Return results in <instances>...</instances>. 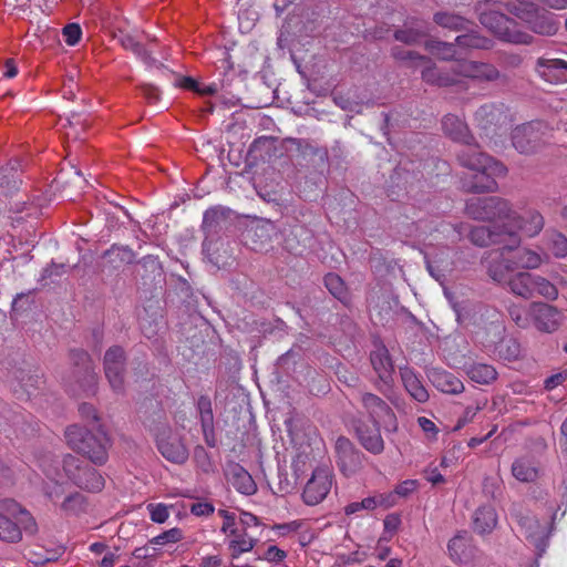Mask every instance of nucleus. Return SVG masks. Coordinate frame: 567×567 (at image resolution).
<instances>
[{"mask_svg": "<svg viewBox=\"0 0 567 567\" xmlns=\"http://www.w3.org/2000/svg\"><path fill=\"white\" fill-rule=\"evenodd\" d=\"M456 159L462 167L473 173L461 181L462 189L466 193H494L498 187L496 177L507 174L506 166L483 152L475 140L462 146L456 153Z\"/></svg>", "mask_w": 567, "mask_h": 567, "instance_id": "obj_1", "label": "nucleus"}, {"mask_svg": "<svg viewBox=\"0 0 567 567\" xmlns=\"http://www.w3.org/2000/svg\"><path fill=\"white\" fill-rule=\"evenodd\" d=\"M65 440L72 450L86 456L93 464L103 465L107 461L110 439L101 425L91 430L70 425L65 430Z\"/></svg>", "mask_w": 567, "mask_h": 567, "instance_id": "obj_2", "label": "nucleus"}, {"mask_svg": "<svg viewBox=\"0 0 567 567\" xmlns=\"http://www.w3.org/2000/svg\"><path fill=\"white\" fill-rule=\"evenodd\" d=\"M465 213L475 220L502 221V226H513V228L519 226V215L513 209L511 203L497 196L468 199Z\"/></svg>", "mask_w": 567, "mask_h": 567, "instance_id": "obj_3", "label": "nucleus"}, {"mask_svg": "<svg viewBox=\"0 0 567 567\" xmlns=\"http://www.w3.org/2000/svg\"><path fill=\"white\" fill-rule=\"evenodd\" d=\"M476 12L480 22L501 40L517 44H529L533 42V35L520 31L515 20L498 11L492 10L489 1L477 3Z\"/></svg>", "mask_w": 567, "mask_h": 567, "instance_id": "obj_4", "label": "nucleus"}, {"mask_svg": "<svg viewBox=\"0 0 567 567\" xmlns=\"http://www.w3.org/2000/svg\"><path fill=\"white\" fill-rule=\"evenodd\" d=\"M551 130L540 121L516 126L512 132V144L520 154H534L549 144Z\"/></svg>", "mask_w": 567, "mask_h": 567, "instance_id": "obj_5", "label": "nucleus"}, {"mask_svg": "<svg viewBox=\"0 0 567 567\" xmlns=\"http://www.w3.org/2000/svg\"><path fill=\"white\" fill-rule=\"evenodd\" d=\"M470 240L478 246L502 245L503 249L514 250L519 246L520 238L513 226H476L470 231Z\"/></svg>", "mask_w": 567, "mask_h": 567, "instance_id": "obj_6", "label": "nucleus"}, {"mask_svg": "<svg viewBox=\"0 0 567 567\" xmlns=\"http://www.w3.org/2000/svg\"><path fill=\"white\" fill-rule=\"evenodd\" d=\"M360 401L372 423L382 424L388 433L398 431V420L393 410L380 396L370 392H362Z\"/></svg>", "mask_w": 567, "mask_h": 567, "instance_id": "obj_7", "label": "nucleus"}, {"mask_svg": "<svg viewBox=\"0 0 567 567\" xmlns=\"http://www.w3.org/2000/svg\"><path fill=\"white\" fill-rule=\"evenodd\" d=\"M103 368L111 389L123 394L125 390L126 357L122 347L113 346L104 354Z\"/></svg>", "mask_w": 567, "mask_h": 567, "instance_id": "obj_8", "label": "nucleus"}, {"mask_svg": "<svg viewBox=\"0 0 567 567\" xmlns=\"http://www.w3.org/2000/svg\"><path fill=\"white\" fill-rule=\"evenodd\" d=\"M511 12L524 21L534 33L539 35L550 37L558 31L559 23L556 21L555 14L546 10L530 6L524 9H511Z\"/></svg>", "mask_w": 567, "mask_h": 567, "instance_id": "obj_9", "label": "nucleus"}, {"mask_svg": "<svg viewBox=\"0 0 567 567\" xmlns=\"http://www.w3.org/2000/svg\"><path fill=\"white\" fill-rule=\"evenodd\" d=\"M455 72L461 74V78L477 82H508V76L494 64L482 61L461 60L455 64Z\"/></svg>", "mask_w": 567, "mask_h": 567, "instance_id": "obj_10", "label": "nucleus"}, {"mask_svg": "<svg viewBox=\"0 0 567 567\" xmlns=\"http://www.w3.org/2000/svg\"><path fill=\"white\" fill-rule=\"evenodd\" d=\"M332 486V473L329 467H317L305 485L302 499L307 505L315 506L321 503Z\"/></svg>", "mask_w": 567, "mask_h": 567, "instance_id": "obj_11", "label": "nucleus"}, {"mask_svg": "<svg viewBox=\"0 0 567 567\" xmlns=\"http://www.w3.org/2000/svg\"><path fill=\"white\" fill-rule=\"evenodd\" d=\"M512 517L517 523L519 533L536 548L538 555H542L547 546L545 527L534 516L520 509H514Z\"/></svg>", "mask_w": 567, "mask_h": 567, "instance_id": "obj_12", "label": "nucleus"}, {"mask_svg": "<svg viewBox=\"0 0 567 567\" xmlns=\"http://www.w3.org/2000/svg\"><path fill=\"white\" fill-rule=\"evenodd\" d=\"M275 226L264 219H255L246 225L241 233L243 244L254 251H264L270 247Z\"/></svg>", "mask_w": 567, "mask_h": 567, "instance_id": "obj_13", "label": "nucleus"}, {"mask_svg": "<svg viewBox=\"0 0 567 567\" xmlns=\"http://www.w3.org/2000/svg\"><path fill=\"white\" fill-rule=\"evenodd\" d=\"M337 463L344 476L350 477L362 467L364 454L344 436L336 441Z\"/></svg>", "mask_w": 567, "mask_h": 567, "instance_id": "obj_14", "label": "nucleus"}, {"mask_svg": "<svg viewBox=\"0 0 567 567\" xmlns=\"http://www.w3.org/2000/svg\"><path fill=\"white\" fill-rule=\"evenodd\" d=\"M70 360L75 368L73 374L80 388L86 392H94L97 377L90 354L82 349H73L70 351Z\"/></svg>", "mask_w": 567, "mask_h": 567, "instance_id": "obj_15", "label": "nucleus"}, {"mask_svg": "<svg viewBox=\"0 0 567 567\" xmlns=\"http://www.w3.org/2000/svg\"><path fill=\"white\" fill-rule=\"evenodd\" d=\"M157 450L164 458L174 464H184L189 455L182 437L171 431L157 435Z\"/></svg>", "mask_w": 567, "mask_h": 567, "instance_id": "obj_16", "label": "nucleus"}, {"mask_svg": "<svg viewBox=\"0 0 567 567\" xmlns=\"http://www.w3.org/2000/svg\"><path fill=\"white\" fill-rule=\"evenodd\" d=\"M504 251L507 249H492L485 252L483 264L487 270L488 276L496 282L508 281V275L515 267V261L505 257Z\"/></svg>", "mask_w": 567, "mask_h": 567, "instance_id": "obj_17", "label": "nucleus"}, {"mask_svg": "<svg viewBox=\"0 0 567 567\" xmlns=\"http://www.w3.org/2000/svg\"><path fill=\"white\" fill-rule=\"evenodd\" d=\"M371 364L373 370L379 377L382 385H377L378 389L385 393L386 390L391 389L393 382V363L389 355V351L384 346L378 347L370 355Z\"/></svg>", "mask_w": 567, "mask_h": 567, "instance_id": "obj_18", "label": "nucleus"}, {"mask_svg": "<svg viewBox=\"0 0 567 567\" xmlns=\"http://www.w3.org/2000/svg\"><path fill=\"white\" fill-rule=\"evenodd\" d=\"M447 549L452 560L461 565H470L480 556V550L476 546L472 544L470 538L463 535L453 537L449 543Z\"/></svg>", "mask_w": 567, "mask_h": 567, "instance_id": "obj_19", "label": "nucleus"}, {"mask_svg": "<svg viewBox=\"0 0 567 567\" xmlns=\"http://www.w3.org/2000/svg\"><path fill=\"white\" fill-rule=\"evenodd\" d=\"M424 259L427 271L437 281H443L446 272L453 269L454 264L447 247H441L434 254H425Z\"/></svg>", "mask_w": 567, "mask_h": 567, "instance_id": "obj_20", "label": "nucleus"}, {"mask_svg": "<svg viewBox=\"0 0 567 567\" xmlns=\"http://www.w3.org/2000/svg\"><path fill=\"white\" fill-rule=\"evenodd\" d=\"M429 35L426 23L417 18H408L402 28L395 30L394 39L408 45H414Z\"/></svg>", "mask_w": 567, "mask_h": 567, "instance_id": "obj_21", "label": "nucleus"}, {"mask_svg": "<svg viewBox=\"0 0 567 567\" xmlns=\"http://www.w3.org/2000/svg\"><path fill=\"white\" fill-rule=\"evenodd\" d=\"M382 424H360L355 429L357 437L360 444L370 453L378 455L384 451V441L381 436L380 427Z\"/></svg>", "mask_w": 567, "mask_h": 567, "instance_id": "obj_22", "label": "nucleus"}, {"mask_svg": "<svg viewBox=\"0 0 567 567\" xmlns=\"http://www.w3.org/2000/svg\"><path fill=\"white\" fill-rule=\"evenodd\" d=\"M532 313L535 326L544 332H553L559 326L560 313L557 308L547 303H534Z\"/></svg>", "mask_w": 567, "mask_h": 567, "instance_id": "obj_23", "label": "nucleus"}, {"mask_svg": "<svg viewBox=\"0 0 567 567\" xmlns=\"http://www.w3.org/2000/svg\"><path fill=\"white\" fill-rule=\"evenodd\" d=\"M228 482L241 494L252 495L257 486L251 475L238 463H230L226 467Z\"/></svg>", "mask_w": 567, "mask_h": 567, "instance_id": "obj_24", "label": "nucleus"}, {"mask_svg": "<svg viewBox=\"0 0 567 567\" xmlns=\"http://www.w3.org/2000/svg\"><path fill=\"white\" fill-rule=\"evenodd\" d=\"M442 130L444 134L452 141L460 143L462 146L474 141L467 124L458 116L447 114L442 118Z\"/></svg>", "mask_w": 567, "mask_h": 567, "instance_id": "obj_25", "label": "nucleus"}, {"mask_svg": "<svg viewBox=\"0 0 567 567\" xmlns=\"http://www.w3.org/2000/svg\"><path fill=\"white\" fill-rule=\"evenodd\" d=\"M539 74L550 82H567V62L560 59L539 58L537 60Z\"/></svg>", "mask_w": 567, "mask_h": 567, "instance_id": "obj_26", "label": "nucleus"}, {"mask_svg": "<svg viewBox=\"0 0 567 567\" xmlns=\"http://www.w3.org/2000/svg\"><path fill=\"white\" fill-rule=\"evenodd\" d=\"M102 258L105 267L115 270L134 262L136 254L128 246L114 244L103 252Z\"/></svg>", "mask_w": 567, "mask_h": 567, "instance_id": "obj_27", "label": "nucleus"}, {"mask_svg": "<svg viewBox=\"0 0 567 567\" xmlns=\"http://www.w3.org/2000/svg\"><path fill=\"white\" fill-rule=\"evenodd\" d=\"M203 252L217 268L224 267L230 257L228 245L219 239H210L206 237L203 241Z\"/></svg>", "mask_w": 567, "mask_h": 567, "instance_id": "obj_28", "label": "nucleus"}, {"mask_svg": "<svg viewBox=\"0 0 567 567\" xmlns=\"http://www.w3.org/2000/svg\"><path fill=\"white\" fill-rule=\"evenodd\" d=\"M400 375L405 390L415 401L424 403L429 400V392L413 369L400 368Z\"/></svg>", "mask_w": 567, "mask_h": 567, "instance_id": "obj_29", "label": "nucleus"}, {"mask_svg": "<svg viewBox=\"0 0 567 567\" xmlns=\"http://www.w3.org/2000/svg\"><path fill=\"white\" fill-rule=\"evenodd\" d=\"M229 213V209H224L220 207L210 208L205 212L203 229L206 233V237L216 235L227 226Z\"/></svg>", "mask_w": 567, "mask_h": 567, "instance_id": "obj_30", "label": "nucleus"}, {"mask_svg": "<svg viewBox=\"0 0 567 567\" xmlns=\"http://www.w3.org/2000/svg\"><path fill=\"white\" fill-rule=\"evenodd\" d=\"M59 464L60 463L58 461L48 465L43 464V472L51 481L43 485V493L51 502H56L64 494L63 486L59 483V480L61 478V474L58 468Z\"/></svg>", "mask_w": 567, "mask_h": 567, "instance_id": "obj_31", "label": "nucleus"}, {"mask_svg": "<svg viewBox=\"0 0 567 567\" xmlns=\"http://www.w3.org/2000/svg\"><path fill=\"white\" fill-rule=\"evenodd\" d=\"M497 524L495 508L491 505L478 507L473 515V528L476 533L483 535L491 533Z\"/></svg>", "mask_w": 567, "mask_h": 567, "instance_id": "obj_32", "label": "nucleus"}, {"mask_svg": "<svg viewBox=\"0 0 567 567\" xmlns=\"http://www.w3.org/2000/svg\"><path fill=\"white\" fill-rule=\"evenodd\" d=\"M394 504L393 495H384L379 494L375 496H369L363 498L361 502H353L348 504L344 507V513L347 515H352L358 513L359 511H373L378 506H383L385 508L392 506Z\"/></svg>", "mask_w": 567, "mask_h": 567, "instance_id": "obj_33", "label": "nucleus"}, {"mask_svg": "<svg viewBox=\"0 0 567 567\" xmlns=\"http://www.w3.org/2000/svg\"><path fill=\"white\" fill-rule=\"evenodd\" d=\"M431 380L434 386L444 393L457 394L464 390L463 382L447 371H434L431 375Z\"/></svg>", "mask_w": 567, "mask_h": 567, "instance_id": "obj_34", "label": "nucleus"}, {"mask_svg": "<svg viewBox=\"0 0 567 567\" xmlns=\"http://www.w3.org/2000/svg\"><path fill=\"white\" fill-rule=\"evenodd\" d=\"M87 463L78 456L68 454L62 461V468L65 476L72 481L76 486L87 485V481L82 478V474Z\"/></svg>", "mask_w": 567, "mask_h": 567, "instance_id": "obj_35", "label": "nucleus"}, {"mask_svg": "<svg viewBox=\"0 0 567 567\" xmlns=\"http://www.w3.org/2000/svg\"><path fill=\"white\" fill-rule=\"evenodd\" d=\"M511 291L525 299L534 297V274L530 272H517L511 277L507 281Z\"/></svg>", "mask_w": 567, "mask_h": 567, "instance_id": "obj_36", "label": "nucleus"}, {"mask_svg": "<svg viewBox=\"0 0 567 567\" xmlns=\"http://www.w3.org/2000/svg\"><path fill=\"white\" fill-rule=\"evenodd\" d=\"M3 508L11 515H16L17 513L19 514L17 519L21 525L20 529L22 528L29 535H34L38 532L35 519L27 509L21 508L14 501H4Z\"/></svg>", "mask_w": 567, "mask_h": 567, "instance_id": "obj_37", "label": "nucleus"}, {"mask_svg": "<svg viewBox=\"0 0 567 567\" xmlns=\"http://www.w3.org/2000/svg\"><path fill=\"white\" fill-rule=\"evenodd\" d=\"M118 43L126 50H131L135 55L142 59L148 65H155L156 59L152 56V52L145 49L138 41L128 33L120 32L115 35Z\"/></svg>", "mask_w": 567, "mask_h": 567, "instance_id": "obj_38", "label": "nucleus"}, {"mask_svg": "<svg viewBox=\"0 0 567 567\" xmlns=\"http://www.w3.org/2000/svg\"><path fill=\"white\" fill-rule=\"evenodd\" d=\"M504 117L503 111L495 104H484L475 112V121L482 130H488L497 125Z\"/></svg>", "mask_w": 567, "mask_h": 567, "instance_id": "obj_39", "label": "nucleus"}, {"mask_svg": "<svg viewBox=\"0 0 567 567\" xmlns=\"http://www.w3.org/2000/svg\"><path fill=\"white\" fill-rule=\"evenodd\" d=\"M512 473L520 482H534L538 477V467L534 460L520 457L513 463Z\"/></svg>", "mask_w": 567, "mask_h": 567, "instance_id": "obj_40", "label": "nucleus"}, {"mask_svg": "<svg viewBox=\"0 0 567 567\" xmlns=\"http://www.w3.org/2000/svg\"><path fill=\"white\" fill-rule=\"evenodd\" d=\"M433 21L451 31H463L468 29L470 21L464 17L456 14L454 12L440 11L433 16Z\"/></svg>", "mask_w": 567, "mask_h": 567, "instance_id": "obj_41", "label": "nucleus"}, {"mask_svg": "<svg viewBox=\"0 0 567 567\" xmlns=\"http://www.w3.org/2000/svg\"><path fill=\"white\" fill-rule=\"evenodd\" d=\"M425 49L433 55L443 61L456 60L457 44L456 42H445L440 40H429L425 42Z\"/></svg>", "mask_w": 567, "mask_h": 567, "instance_id": "obj_42", "label": "nucleus"}, {"mask_svg": "<svg viewBox=\"0 0 567 567\" xmlns=\"http://www.w3.org/2000/svg\"><path fill=\"white\" fill-rule=\"evenodd\" d=\"M468 378L480 384H488L496 380L497 372L493 365L485 363H473L466 368Z\"/></svg>", "mask_w": 567, "mask_h": 567, "instance_id": "obj_43", "label": "nucleus"}, {"mask_svg": "<svg viewBox=\"0 0 567 567\" xmlns=\"http://www.w3.org/2000/svg\"><path fill=\"white\" fill-rule=\"evenodd\" d=\"M457 48L463 50H488L492 41L476 32H468L455 38Z\"/></svg>", "mask_w": 567, "mask_h": 567, "instance_id": "obj_44", "label": "nucleus"}, {"mask_svg": "<svg viewBox=\"0 0 567 567\" xmlns=\"http://www.w3.org/2000/svg\"><path fill=\"white\" fill-rule=\"evenodd\" d=\"M544 224V217L540 213L529 210L526 218L519 216V226L516 228V233L518 229H523L529 237H534L542 231Z\"/></svg>", "mask_w": 567, "mask_h": 567, "instance_id": "obj_45", "label": "nucleus"}, {"mask_svg": "<svg viewBox=\"0 0 567 567\" xmlns=\"http://www.w3.org/2000/svg\"><path fill=\"white\" fill-rule=\"evenodd\" d=\"M392 56L396 61H401L405 63L406 66L415 68L420 65L422 62H430V59L425 55H421L415 51L405 50L402 47H393L391 50Z\"/></svg>", "mask_w": 567, "mask_h": 567, "instance_id": "obj_46", "label": "nucleus"}, {"mask_svg": "<svg viewBox=\"0 0 567 567\" xmlns=\"http://www.w3.org/2000/svg\"><path fill=\"white\" fill-rule=\"evenodd\" d=\"M22 532L17 523L0 514V539L9 543L21 540Z\"/></svg>", "mask_w": 567, "mask_h": 567, "instance_id": "obj_47", "label": "nucleus"}, {"mask_svg": "<svg viewBox=\"0 0 567 567\" xmlns=\"http://www.w3.org/2000/svg\"><path fill=\"white\" fill-rule=\"evenodd\" d=\"M86 508V498L81 493H72L64 498L61 509L66 514L79 515Z\"/></svg>", "mask_w": 567, "mask_h": 567, "instance_id": "obj_48", "label": "nucleus"}, {"mask_svg": "<svg viewBox=\"0 0 567 567\" xmlns=\"http://www.w3.org/2000/svg\"><path fill=\"white\" fill-rule=\"evenodd\" d=\"M324 285L330 293L340 301H344L347 299V287L339 275L332 272L326 275Z\"/></svg>", "mask_w": 567, "mask_h": 567, "instance_id": "obj_49", "label": "nucleus"}, {"mask_svg": "<svg viewBox=\"0 0 567 567\" xmlns=\"http://www.w3.org/2000/svg\"><path fill=\"white\" fill-rule=\"evenodd\" d=\"M534 296L539 295L548 300H555L558 297V290L554 284L544 277L534 275L533 285Z\"/></svg>", "mask_w": 567, "mask_h": 567, "instance_id": "obj_50", "label": "nucleus"}, {"mask_svg": "<svg viewBox=\"0 0 567 567\" xmlns=\"http://www.w3.org/2000/svg\"><path fill=\"white\" fill-rule=\"evenodd\" d=\"M256 544V539L252 537H248L244 532L241 535L236 536L235 539L229 542V549L231 551V557L237 558L239 555L244 553L250 551Z\"/></svg>", "mask_w": 567, "mask_h": 567, "instance_id": "obj_51", "label": "nucleus"}, {"mask_svg": "<svg viewBox=\"0 0 567 567\" xmlns=\"http://www.w3.org/2000/svg\"><path fill=\"white\" fill-rule=\"evenodd\" d=\"M82 478L87 481V485H79L80 488L87 489L90 492H100L104 487V478L89 464L84 468Z\"/></svg>", "mask_w": 567, "mask_h": 567, "instance_id": "obj_52", "label": "nucleus"}, {"mask_svg": "<svg viewBox=\"0 0 567 567\" xmlns=\"http://www.w3.org/2000/svg\"><path fill=\"white\" fill-rule=\"evenodd\" d=\"M540 264L542 257L535 251L523 249L517 252V261H515V267L536 269L540 266Z\"/></svg>", "mask_w": 567, "mask_h": 567, "instance_id": "obj_53", "label": "nucleus"}, {"mask_svg": "<svg viewBox=\"0 0 567 567\" xmlns=\"http://www.w3.org/2000/svg\"><path fill=\"white\" fill-rule=\"evenodd\" d=\"M41 383V377L38 374L21 372V375L19 377V385L21 390L28 394V396H31L33 391L40 388Z\"/></svg>", "mask_w": 567, "mask_h": 567, "instance_id": "obj_54", "label": "nucleus"}, {"mask_svg": "<svg viewBox=\"0 0 567 567\" xmlns=\"http://www.w3.org/2000/svg\"><path fill=\"white\" fill-rule=\"evenodd\" d=\"M291 237H293V239H297L298 245H300V244L306 245V241L311 238V234H310V230L308 228H306L305 226H293L290 230L289 236L286 239L287 248L290 250H293L297 247L291 243L292 241Z\"/></svg>", "mask_w": 567, "mask_h": 567, "instance_id": "obj_55", "label": "nucleus"}, {"mask_svg": "<svg viewBox=\"0 0 567 567\" xmlns=\"http://www.w3.org/2000/svg\"><path fill=\"white\" fill-rule=\"evenodd\" d=\"M182 537L183 533L179 528H172L153 537L150 540V544L163 546L171 543H177L182 539Z\"/></svg>", "mask_w": 567, "mask_h": 567, "instance_id": "obj_56", "label": "nucleus"}, {"mask_svg": "<svg viewBox=\"0 0 567 567\" xmlns=\"http://www.w3.org/2000/svg\"><path fill=\"white\" fill-rule=\"evenodd\" d=\"M461 74H456L455 65H453L450 70L439 72L437 86H453L460 83Z\"/></svg>", "mask_w": 567, "mask_h": 567, "instance_id": "obj_57", "label": "nucleus"}, {"mask_svg": "<svg viewBox=\"0 0 567 567\" xmlns=\"http://www.w3.org/2000/svg\"><path fill=\"white\" fill-rule=\"evenodd\" d=\"M499 353L506 360H514L519 355V344L512 339L503 340L499 344Z\"/></svg>", "mask_w": 567, "mask_h": 567, "instance_id": "obj_58", "label": "nucleus"}, {"mask_svg": "<svg viewBox=\"0 0 567 567\" xmlns=\"http://www.w3.org/2000/svg\"><path fill=\"white\" fill-rule=\"evenodd\" d=\"M550 241L553 254L556 257L563 258L567 256V238L563 234H554Z\"/></svg>", "mask_w": 567, "mask_h": 567, "instance_id": "obj_59", "label": "nucleus"}, {"mask_svg": "<svg viewBox=\"0 0 567 567\" xmlns=\"http://www.w3.org/2000/svg\"><path fill=\"white\" fill-rule=\"evenodd\" d=\"M62 34L69 45H75L81 39L82 31L79 24L70 23L63 28Z\"/></svg>", "mask_w": 567, "mask_h": 567, "instance_id": "obj_60", "label": "nucleus"}, {"mask_svg": "<svg viewBox=\"0 0 567 567\" xmlns=\"http://www.w3.org/2000/svg\"><path fill=\"white\" fill-rule=\"evenodd\" d=\"M147 509L150 512L151 519L155 523L162 524L169 516L168 508L164 504H150Z\"/></svg>", "mask_w": 567, "mask_h": 567, "instance_id": "obj_61", "label": "nucleus"}, {"mask_svg": "<svg viewBox=\"0 0 567 567\" xmlns=\"http://www.w3.org/2000/svg\"><path fill=\"white\" fill-rule=\"evenodd\" d=\"M424 62H422L421 64H423ZM427 65L422 70V80L424 82H426L427 84H431V85H436L437 83V80H439V72H440V69L434 64L432 63L431 61L430 62H425Z\"/></svg>", "mask_w": 567, "mask_h": 567, "instance_id": "obj_62", "label": "nucleus"}, {"mask_svg": "<svg viewBox=\"0 0 567 567\" xmlns=\"http://www.w3.org/2000/svg\"><path fill=\"white\" fill-rule=\"evenodd\" d=\"M138 262L143 268H145L146 271H150L154 275L162 274V265L158 258L153 255L144 256Z\"/></svg>", "mask_w": 567, "mask_h": 567, "instance_id": "obj_63", "label": "nucleus"}, {"mask_svg": "<svg viewBox=\"0 0 567 567\" xmlns=\"http://www.w3.org/2000/svg\"><path fill=\"white\" fill-rule=\"evenodd\" d=\"M218 514L224 518L221 532L225 534L229 533L230 535L236 536L235 514L225 509H219Z\"/></svg>", "mask_w": 567, "mask_h": 567, "instance_id": "obj_64", "label": "nucleus"}]
</instances>
